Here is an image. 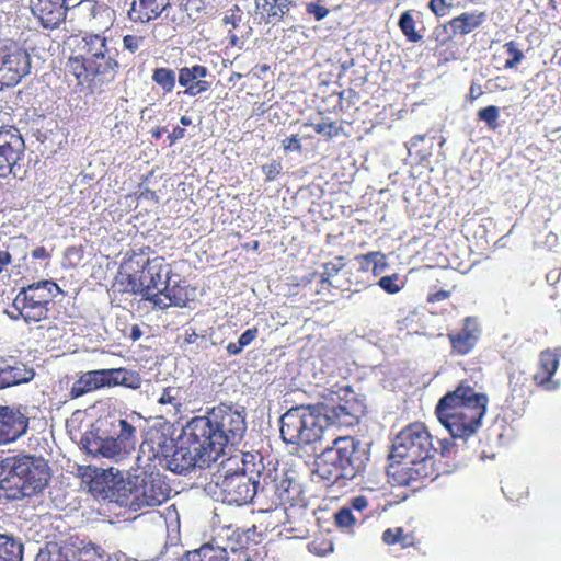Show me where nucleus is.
<instances>
[{
	"instance_id": "obj_57",
	"label": "nucleus",
	"mask_w": 561,
	"mask_h": 561,
	"mask_svg": "<svg viewBox=\"0 0 561 561\" xmlns=\"http://www.w3.org/2000/svg\"><path fill=\"white\" fill-rule=\"evenodd\" d=\"M387 267L386 256L385 254L378 252V257L374 259L371 265V272L375 276L381 274Z\"/></svg>"
},
{
	"instance_id": "obj_11",
	"label": "nucleus",
	"mask_w": 561,
	"mask_h": 561,
	"mask_svg": "<svg viewBox=\"0 0 561 561\" xmlns=\"http://www.w3.org/2000/svg\"><path fill=\"white\" fill-rule=\"evenodd\" d=\"M213 493L222 503L238 506L250 503L256 494L257 482L244 469L215 474Z\"/></svg>"
},
{
	"instance_id": "obj_37",
	"label": "nucleus",
	"mask_w": 561,
	"mask_h": 561,
	"mask_svg": "<svg viewBox=\"0 0 561 561\" xmlns=\"http://www.w3.org/2000/svg\"><path fill=\"white\" fill-rule=\"evenodd\" d=\"M151 79L159 88H161L163 94L173 92L176 84L175 71L167 67H158L153 69Z\"/></svg>"
},
{
	"instance_id": "obj_23",
	"label": "nucleus",
	"mask_w": 561,
	"mask_h": 561,
	"mask_svg": "<svg viewBox=\"0 0 561 561\" xmlns=\"http://www.w3.org/2000/svg\"><path fill=\"white\" fill-rule=\"evenodd\" d=\"M344 267V257L343 256H336L333 261L327 262L323 265V272L321 274V280H320V289L319 293L322 290H330V288H340L341 290H358L357 286L365 285L364 279H359L356 277L355 279L347 277V286H344V284L340 283L339 280L333 282V278L336 277Z\"/></svg>"
},
{
	"instance_id": "obj_8",
	"label": "nucleus",
	"mask_w": 561,
	"mask_h": 561,
	"mask_svg": "<svg viewBox=\"0 0 561 561\" xmlns=\"http://www.w3.org/2000/svg\"><path fill=\"white\" fill-rule=\"evenodd\" d=\"M61 293L60 287L54 280L43 279L22 287L16 294L12 308L27 324L47 320L55 297Z\"/></svg>"
},
{
	"instance_id": "obj_29",
	"label": "nucleus",
	"mask_w": 561,
	"mask_h": 561,
	"mask_svg": "<svg viewBox=\"0 0 561 561\" xmlns=\"http://www.w3.org/2000/svg\"><path fill=\"white\" fill-rule=\"evenodd\" d=\"M484 21V12H463L453 18L448 24L454 34L466 35L478 28Z\"/></svg>"
},
{
	"instance_id": "obj_10",
	"label": "nucleus",
	"mask_w": 561,
	"mask_h": 561,
	"mask_svg": "<svg viewBox=\"0 0 561 561\" xmlns=\"http://www.w3.org/2000/svg\"><path fill=\"white\" fill-rule=\"evenodd\" d=\"M217 460L218 458L213 450H209L206 443L190 433L187 424L183 430L181 444L175 447L172 455L167 459V467L172 472L183 473L196 466L203 467Z\"/></svg>"
},
{
	"instance_id": "obj_63",
	"label": "nucleus",
	"mask_w": 561,
	"mask_h": 561,
	"mask_svg": "<svg viewBox=\"0 0 561 561\" xmlns=\"http://www.w3.org/2000/svg\"><path fill=\"white\" fill-rule=\"evenodd\" d=\"M32 257L35 260H45L49 257V253L45 247H37L33 250Z\"/></svg>"
},
{
	"instance_id": "obj_48",
	"label": "nucleus",
	"mask_w": 561,
	"mask_h": 561,
	"mask_svg": "<svg viewBox=\"0 0 561 561\" xmlns=\"http://www.w3.org/2000/svg\"><path fill=\"white\" fill-rule=\"evenodd\" d=\"M428 39L435 43V48L437 49L442 46H445L448 42H450L451 36L448 34L446 25H439L433 30Z\"/></svg>"
},
{
	"instance_id": "obj_55",
	"label": "nucleus",
	"mask_w": 561,
	"mask_h": 561,
	"mask_svg": "<svg viewBox=\"0 0 561 561\" xmlns=\"http://www.w3.org/2000/svg\"><path fill=\"white\" fill-rule=\"evenodd\" d=\"M259 334V329L256 327L250 328L245 330L240 336L238 342L243 346V348L250 345Z\"/></svg>"
},
{
	"instance_id": "obj_21",
	"label": "nucleus",
	"mask_w": 561,
	"mask_h": 561,
	"mask_svg": "<svg viewBox=\"0 0 561 561\" xmlns=\"http://www.w3.org/2000/svg\"><path fill=\"white\" fill-rule=\"evenodd\" d=\"M207 67L194 65L192 67H182L179 69V84L183 87L184 94L196 96L210 89V82L204 80L208 76Z\"/></svg>"
},
{
	"instance_id": "obj_59",
	"label": "nucleus",
	"mask_w": 561,
	"mask_h": 561,
	"mask_svg": "<svg viewBox=\"0 0 561 561\" xmlns=\"http://www.w3.org/2000/svg\"><path fill=\"white\" fill-rule=\"evenodd\" d=\"M368 506V501L365 496L359 495L351 501V510L354 508L358 512L364 511Z\"/></svg>"
},
{
	"instance_id": "obj_12",
	"label": "nucleus",
	"mask_w": 561,
	"mask_h": 561,
	"mask_svg": "<svg viewBox=\"0 0 561 561\" xmlns=\"http://www.w3.org/2000/svg\"><path fill=\"white\" fill-rule=\"evenodd\" d=\"M119 433L116 437H98L91 451L116 462L124 460L136 445V428L126 420H118Z\"/></svg>"
},
{
	"instance_id": "obj_14",
	"label": "nucleus",
	"mask_w": 561,
	"mask_h": 561,
	"mask_svg": "<svg viewBox=\"0 0 561 561\" xmlns=\"http://www.w3.org/2000/svg\"><path fill=\"white\" fill-rule=\"evenodd\" d=\"M30 419L25 408L0 405V446L15 442L26 434Z\"/></svg>"
},
{
	"instance_id": "obj_20",
	"label": "nucleus",
	"mask_w": 561,
	"mask_h": 561,
	"mask_svg": "<svg viewBox=\"0 0 561 561\" xmlns=\"http://www.w3.org/2000/svg\"><path fill=\"white\" fill-rule=\"evenodd\" d=\"M171 493V488L160 478L150 477L144 481L141 491L130 502L131 506L141 508L144 506H158L165 502Z\"/></svg>"
},
{
	"instance_id": "obj_3",
	"label": "nucleus",
	"mask_w": 561,
	"mask_h": 561,
	"mask_svg": "<svg viewBox=\"0 0 561 561\" xmlns=\"http://www.w3.org/2000/svg\"><path fill=\"white\" fill-rule=\"evenodd\" d=\"M119 69L107 37L99 33H88L77 39L66 62V72L73 76L79 85L91 90L113 82Z\"/></svg>"
},
{
	"instance_id": "obj_43",
	"label": "nucleus",
	"mask_w": 561,
	"mask_h": 561,
	"mask_svg": "<svg viewBox=\"0 0 561 561\" xmlns=\"http://www.w3.org/2000/svg\"><path fill=\"white\" fill-rule=\"evenodd\" d=\"M478 119L486 124L491 130L499 128L500 108L495 105H489L478 111Z\"/></svg>"
},
{
	"instance_id": "obj_52",
	"label": "nucleus",
	"mask_w": 561,
	"mask_h": 561,
	"mask_svg": "<svg viewBox=\"0 0 561 561\" xmlns=\"http://www.w3.org/2000/svg\"><path fill=\"white\" fill-rule=\"evenodd\" d=\"M451 7V3H448L447 0H430L428 2V9L437 18L445 16Z\"/></svg>"
},
{
	"instance_id": "obj_33",
	"label": "nucleus",
	"mask_w": 561,
	"mask_h": 561,
	"mask_svg": "<svg viewBox=\"0 0 561 561\" xmlns=\"http://www.w3.org/2000/svg\"><path fill=\"white\" fill-rule=\"evenodd\" d=\"M111 388L124 386L130 389H137L141 385L139 374L127 368H110Z\"/></svg>"
},
{
	"instance_id": "obj_46",
	"label": "nucleus",
	"mask_w": 561,
	"mask_h": 561,
	"mask_svg": "<svg viewBox=\"0 0 561 561\" xmlns=\"http://www.w3.org/2000/svg\"><path fill=\"white\" fill-rule=\"evenodd\" d=\"M308 549L316 556H325L333 551V543L324 538H314L308 545Z\"/></svg>"
},
{
	"instance_id": "obj_62",
	"label": "nucleus",
	"mask_w": 561,
	"mask_h": 561,
	"mask_svg": "<svg viewBox=\"0 0 561 561\" xmlns=\"http://www.w3.org/2000/svg\"><path fill=\"white\" fill-rule=\"evenodd\" d=\"M12 263V256L8 251H0V274Z\"/></svg>"
},
{
	"instance_id": "obj_6",
	"label": "nucleus",
	"mask_w": 561,
	"mask_h": 561,
	"mask_svg": "<svg viewBox=\"0 0 561 561\" xmlns=\"http://www.w3.org/2000/svg\"><path fill=\"white\" fill-rule=\"evenodd\" d=\"M0 499L21 500L41 493L50 480L45 459L31 455L8 457L2 461Z\"/></svg>"
},
{
	"instance_id": "obj_17",
	"label": "nucleus",
	"mask_w": 561,
	"mask_h": 561,
	"mask_svg": "<svg viewBox=\"0 0 561 561\" xmlns=\"http://www.w3.org/2000/svg\"><path fill=\"white\" fill-rule=\"evenodd\" d=\"M28 7L43 28L56 30L67 19V0H28Z\"/></svg>"
},
{
	"instance_id": "obj_1",
	"label": "nucleus",
	"mask_w": 561,
	"mask_h": 561,
	"mask_svg": "<svg viewBox=\"0 0 561 561\" xmlns=\"http://www.w3.org/2000/svg\"><path fill=\"white\" fill-rule=\"evenodd\" d=\"M433 440L422 422L411 423L397 434L391 449L394 462L390 466L389 474L398 485L410 486L415 482L433 481L440 474L435 455L451 457L456 453V444L450 438H444L438 439L439 446L435 447Z\"/></svg>"
},
{
	"instance_id": "obj_25",
	"label": "nucleus",
	"mask_w": 561,
	"mask_h": 561,
	"mask_svg": "<svg viewBox=\"0 0 561 561\" xmlns=\"http://www.w3.org/2000/svg\"><path fill=\"white\" fill-rule=\"evenodd\" d=\"M328 419L333 420L340 426H353L357 424L364 414V405L355 397L344 400L332 407Z\"/></svg>"
},
{
	"instance_id": "obj_51",
	"label": "nucleus",
	"mask_w": 561,
	"mask_h": 561,
	"mask_svg": "<svg viewBox=\"0 0 561 561\" xmlns=\"http://www.w3.org/2000/svg\"><path fill=\"white\" fill-rule=\"evenodd\" d=\"M398 274L383 276L379 279L378 285L388 294H397L401 289V286L398 284Z\"/></svg>"
},
{
	"instance_id": "obj_56",
	"label": "nucleus",
	"mask_w": 561,
	"mask_h": 561,
	"mask_svg": "<svg viewBox=\"0 0 561 561\" xmlns=\"http://www.w3.org/2000/svg\"><path fill=\"white\" fill-rule=\"evenodd\" d=\"M282 145L286 151H301V144L297 135L285 138Z\"/></svg>"
},
{
	"instance_id": "obj_15",
	"label": "nucleus",
	"mask_w": 561,
	"mask_h": 561,
	"mask_svg": "<svg viewBox=\"0 0 561 561\" xmlns=\"http://www.w3.org/2000/svg\"><path fill=\"white\" fill-rule=\"evenodd\" d=\"M24 140L13 126L0 129V176H8L24 152Z\"/></svg>"
},
{
	"instance_id": "obj_35",
	"label": "nucleus",
	"mask_w": 561,
	"mask_h": 561,
	"mask_svg": "<svg viewBox=\"0 0 561 561\" xmlns=\"http://www.w3.org/2000/svg\"><path fill=\"white\" fill-rule=\"evenodd\" d=\"M23 546L8 535L0 534V561H22Z\"/></svg>"
},
{
	"instance_id": "obj_28",
	"label": "nucleus",
	"mask_w": 561,
	"mask_h": 561,
	"mask_svg": "<svg viewBox=\"0 0 561 561\" xmlns=\"http://www.w3.org/2000/svg\"><path fill=\"white\" fill-rule=\"evenodd\" d=\"M76 551L71 543L47 542L37 553L35 561H75Z\"/></svg>"
},
{
	"instance_id": "obj_26",
	"label": "nucleus",
	"mask_w": 561,
	"mask_h": 561,
	"mask_svg": "<svg viewBox=\"0 0 561 561\" xmlns=\"http://www.w3.org/2000/svg\"><path fill=\"white\" fill-rule=\"evenodd\" d=\"M168 7L156 0H134L127 12L134 23H149L158 19Z\"/></svg>"
},
{
	"instance_id": "obj_34",
	"label": "nucleus",
	"mask_w": 561,
	"mask_h": 561,
	"mask_svg": "<svg viewBox=\"0 0 561 561\" xmlns=\"http://www.w3.org/2000/svg\"><path fill=\"white\" fill-rule=\"evenodd\" d=\"M344 122L336 123L331 121L330 118H323L321 122L312 123L307 122L304 123L305 127H312L313 130L318 135L324 136L327 139H332L339 136H347V134L344 130Z\"/></svg>"
},
{
	"instance_id": "obj_30",
	"label": "nucleus",
	"mask_w": 561,
	"mask_h": 561,
	"mask_svg": "<svg viewBox=\"0 0 561 561\" xmlns=\"http://www.w3.org/2000/svg\"><path fill=\"white\" fill-rule=\"evenodd\" d=\"M227 558L226 549L207 543L186 552L180 561H227Z\"/></svg>"
},
{
	"instance_id": "obj_19",
	"label": "nucleus",
	"mask_w": 561,
	"mask_h": 561,
	"mask_svg": "<svg viewBox=\"0 0 561 561\" xmlns=\"http://www.w3.org/2000/svg\"><path fill=\"white\" fill-rule=\"evenodd\" d=\"M35 371L26 363L8 357L0 359V387L1 389L14 387L31 381Z\"/></svg>"
},
{
	"instance_id": "obj_18",
	"label": "nucleus",
	"mask_w": 561,
	"mask_h": 561,
	"mask_svg": "<svg viewBox=\"0 0 561 561\" xmlns=\"http://www.w3.org/2000/svg\"><path fill=\"white\" fill-rule=\"evenodd\" d=\"M30 68L27 51L16 43L0 64V76L7 85H15L30 72Z\"/></svg>"
},
{
	"instance_id": "obj_32",
	"label": "nucleus",
	"mask_w": 561,
	"mask_h": 561,
	"mask_svg": "<svg viewBox=\"0 0 561 561\" xmlns=\"http://www.w3.org/2000/svg\"><path fill=\"white\" fill-rule=\"evenodd\" d=\"M382 541L388 546L399 543L403 549L417 547L420 543L414 533H407L403 527L387 528L382 533Z\"/></svg>"
},
{
	"instance_id": "obj_9",
	"label": "nucleus",
	"mask_w": 561,
	"mask_h": 561,
	"mask_svg": "<svg viewBox=\"0 0 561 561\" xmlns=\"http://www.w3.org/2000/svg\"><path fill=\"white\" fill-rule=\"evenodd\" d=\"M324 419L311 405L289 409L280 417V436L287 444L309 445L322 438Z\"/></svg>"
},
{
	"instance_id": "obj_54",
	"label": "nucleus",
	"mask_w": 561,
	"mask_h": 561,
	"mask_svg": "<svg viewBox=\"0 0 561 561\" xmlns=\"http://www.w3.org/2000/svg\"><path fill=\"white\" fill-rule=\"evenodd\" d=\"M18 42L13 38L7 37L0 33V64L7 57V55L11 51L14 45Z\"/></svg>"
},
{
	"instance_id": "obj_45",
	"label": "nucleus",
	"mask_w": 561,
	"mask_h": 561,
	"mask_svg": "<svg viewBox=\"0 0 561 561\" xmlns=\"http://www.w3.org/2000/svg\"><path fill=\"white\" fill-rule=\"evenodd\" d=\"M146 43V36L139 34H126L123 36V48L135 54Z\"/></svg>"
},
{
	"instance_id": "obj_5",
	"label": "nucleus",
	"mask_w": 561,
	"mask_h": 561,
	"mask_svg": "<svg viewBox=\"0 0 561 561\" xmlns=\"http://www.w3.org/2000/svg\"><path fill=\"white\" fill-rule=\"evenodd\" d=\"M188 431L203 439L219 458L228 445H237L247 431L245 413L231 405L214 407L207 416H196L188 422Z\"/></svg>"
},
{
	"instance_id": "obj_22",
	"label": "nucleus",
	"mask_w": 561,
	"mask_h": 561,
	"mask_svg": "<svg viewBox=\"0 0 561 561\" xmlns=\"http://www.w3.org/2000/svg\"><path fill=\"white\" fill-rule=\"evenodd\" d=\"M285 529L294 537L305 538L311 523L307 501L284 507Z\"/></svg>"
},
{
	"instance_id": "obj_27",
	"label": "nucleus",
	"mask_w": 561,
	"mask_h": 561,
	"mask_svg": "<svg viewBox=\"0 0 561 561\" xmlns=\"http://www.w3.org/2000/svg\"><path fill=\"white\" fill-rule=\"evenodd\" d=\"M274 494L277 503L283 507L306 501L300 483L289 477H283L276 481Z\"/></svg>"
},
{
	"instance_id": "obj_44",
	"label": "nucleus",
	"mask_w": 561,
	"mask_h": 561,
	"mask_svg": "<svg viewBox=\"0 0 561 561\" xmlns=\"http://www.w3.org/2000/svg\"><path fill=\"white\" fill-rule=\"evenodd\" d=\"M179 391L175 388L167 387L163 389L161 396L158 399V403L162 405L170 404L173 410V414L180 412L181 402L178 398Z\"/></svg>"
},
{
	"instance_id": "obj_58",
	"label": "nucleus",
	"mask_w": 561,
	"mask_h": 561,
	"mask_svg": "<svg viewBox=\"0 0 561 561\" xmlns=\"http://www.w3.org/2000/svg\"><path fill=\"white\" fill-rule=\"evenodd\" d=\"M449 297H450V291L449 290L440 289V290H437L435 293L428 294L427 301L431 302V304H434V302H438V301H443L445 299H448Z\"/></svg>"
},
{
	"instance_id": "obj_42",
	"label": "nucleus",
	"mask_w": 561,
	"mask_h": 561,
	"mask_svg": "<svg viewBox=\"0 0 561 561\" xmlns=\"http://www.w3.org/2000/svg\"><path fill=\"white\" fill-rule=\"evenodd\" d=\"M502 48L507 56L503 65L505 69H514L524 59V54L515 41L505 43Z\"/></svg>"
},
{
	"instance_id": "obj_13",
	"label": "nucleus",
	"mask_w": 561,
	"mask_h": 561,
	"mask_svg": "<svg viewBox=\"0 0 561 561\" xmlns=\"http://www.w3.org/2000/svg\"><path fill=\"white\" fill-rule=\"evenodd\" d=\"M482 336V327L477 317L468 316L462 320L460 330L447 333L450 353L466 356L473 352Z\"/></svg>"
},
{
	"instance_id": "obj_24",
	"label": "nucleus",
	"mask_w": 561,
	"mask_h": 561,
	"mask_svg": "<svg viewBox=\"0 0 561 561\" xmlns=\"http://www.w3.org/2000/svg\"><path fill=\"white\" fill-rule=\"evenodd\" d=\"M82 480L87 484L89 492L100 499H111L114 495L112 482L105 470L87 467L82 473Z\"/></svg>"
},
{
	"instance_id": "obj_61",
	"label": "nucleus",
	"mask_w": 561,
	"mask_h": 561,
	"mask_svg": "<svg viewBox=\"0 0 561 561\" xmlns=\"http://www.w3.org/2000/svg\"><path fill=\"white\" fill-rule=\"evenodd\" d=\"M185 137V129L182 128V127H174L173 130L171 131V134L168 136L169 140H170V145H173L175 144L178 140L182 139Z\"/></svg>"
},
{
	"instance_id": "obj_41",
	"label": "nucleus",
	"mask_w": 561,
	"mask_h": 561,
	"mask_svg": "<svg viewBox=\"0 0 561 561\" xmlns=\"http://www.w3.org/2000/svg\"><path fill=\"white\" fill-rule=\"evenodd\" d=\"M95 387L93 386L92 378L89 371L82 374L72 385L70 389V397L72 399L82 397L83 394L95 391Z\"/></svg>"
},
{
	"instance_id": "obj_31",
	"label": "nucleus",
	"mask_w": 561,
	"mask_h": 561,
	"mask_svg": "<svg viewBox=\"0 0 561 561\" xmlns=\"http://www.w3.org/2000/svg\"><path fill=\"white\" fill-rule=\"evenodd\" d=\"M528 378L523 371H514L510 375V396L506 401L511 404H524L526 402L528 387Z\"/></svg>"
},
{
	"instance_id": "obj_36",
	"label": "nucleus",
	"mask_w": 561,
	"mask_h": 561,
	"mask_svg": "<svg viewBox=\"0 0 561 561\" xmlns=\"http://www.w3.org/2000/svg\"><path fill=\"white\" fill-rule=\"evenodd\" d=\"M398 26L408 42L419 43L422 41L423 35L416 30V21L411 10L401 13Z\"/></svg>"
},
{
	"instance_id": "obj_4",
	"label": "nucleus",
	"mask_w": 561,
	"mask_h": 561,
	"mask_svg": "<svg viewBox=\"0 0 561 561\" xmlns=\"http://www.w3.org/2000/svg\"><path fill=\"white\" fill-rule=\"evenodd\" d=\"M486 404L488 397L477 392L465 381L439 399L435 413L450 433V439H466L480 427Z\"/></svg>"
},
{
	"instance_id": "obj_47",
	"label": "nucleus",
	"mask_w": 561,
	"mask_h": 561,
	"mask_svg": "<svg viewBox=\"0 0 561 561\" xmlns=\"http://www.w3.org/2000/svg\"><path fill=\"white\" fill-rule=\"evenodd\" d=\"M89 374L96 390L105 387L111 388L110 368L89 370Z\"/></svg>"
},
{
	"instance_id": "obj_53",
	"label": "nucleus",
	"mask_w": 561,
	"mask_h": 561,
	"mask_svg": "<svg viewBox=\"0 0 561 561\" xmlns=\"http://www.w3.org/2000/svg\"><path fill=\"white\" fill-rule=\"evenodd\" d=\"M262 171L267 182L274 181L282 172V163L273 160L271 163L264 164Z\"/></svg>"
},
{
	"instance_id": "obj_16",
	"label": "nucleus",
	"mask_w": 561,
	"mask_h": 561,
	"mask_svg": "<svg viewBox=\"0 0 561 561\" xmlns=\"http://www.w3.org/2000/svg\"><path fill=\"white\" fill-rule=\"evenodd\" d=\"M561 358V347L546 348L539 353L537 370L533 375V382L545 391H556L560 382L553 379Z\"/></svg>"
},
{
	"instance_id": "obj_64",
	"label": "nucleus",
	"mask_w": 561,
	"mask_h": 561,
	"mask_svg": "<svg viewBox=\"0 0 561 561\" xmlns=\"http://www.w3.org/2000/svg\"><path fill=\"white\" fill-rule=\"evenodd\" d=\"M137 199H154L158 201V196L154 191H151L150 188H145L140 191L138 194H135Z\"/></svg>"
},
{
	"instance_id": "obj_39",
	"label": "nucleus",
	"mask_w": 561,
	"mask_h": 561,
	"mask_svg": "<svg viewBox=\"0 0 561 561\" xmlns=\"http://www.w3.org/2000/svg\"><path fill=\"white\" fill-rule=\"evenodd\" d=\"M376 257H378V252L357 255L355 260L358 262V266L350 267L345 274L350 275V278L352 279H355L356 277L362 279L359 274H367L371 271L373 261Z\"/></svg>"
},
{
	"instance_id": "obj_49",
	"label": "nucleus",
	"mask_w": 561,
	"mask_h": 561,
	"mask_svg": "<svg viewBox=\"0 0 561 561\" xmlns=\"http://www.w3.org/2000/svg\"><path fill=\"white\" fill-rule=\"evenodd\" d=\"M334 518L336 525L341 528H350L356 523V519L350 507H343L337 511Z\"/></svg>"
},
{
	"instance_id": "obj_60",
	"label": "nucleus",
	"mask_w": 561,
	"mask_h": 561,
	"mask_svg": "<svg viewBox=\"0 0 561 561\" xmlns=\"http://www.w3.org/2000/svg\"><path fill=\"white\" fill-rule=\"evenodd\" d=\"M483 94L482 87L476 82H472L467 96L468 101L473 102Z\"/></svg>"
},
{
	"instance_id": "obj_38",
	"label": "nucleus",
	"mask_w": 561,
	"mask_h": 561,
	"mask_svg": "<svg viewBox=\"0 0 561 561\" xmlns=\"http://www.w3.org/2000/svg\"><path fill=\"white\" fill-rule=\"evenodd\" d=\"M76 556L79 561H105L107 553L99 545L93 542H81V546L75 547Z\"/></svg>"
},
{
	"instance_id": "obj_40",
	"label": "nucleus",
	"mask_w": 561,
	"mask_h": 561,
	"mask_svg": "<svg viewBox=\"0 0 561 561\" xmlns=\"http://www.w3.org/2000/svg\"><path fill=\"white\" fill-rule=\"evenodd\" d=\"M290 4L289 0H265L263 8L268 19L280 21L289 11Z\"/></svg>"
},
{
	"instance_id": "obj_50",
	"label": "nucleus",
	"mask_w": 561,
	"mask_h": 561,
	"mask_svg": "<svg viewBox=\"0 0 561 561\" xmlns=\"http://www.w3.org/2000/svg\"><path fill=\"white\" fill-rule=\"evenodd\" d=\"M329 12L330 10L324 7L320 0L306 4V13L308 15H312L316 21L323 20L329 14Z\"/></svg>"
},
{
	"instance_id": "obj_2",
	"label": "nucleus",
	"mask_w": 561,
	"mask_h": 561,
	"mask_svg": "<svg viewBox=\"0 0 561 561\" xmlns=\"http://www.w3.org/2000/svg\"><path fill=\"white\" fill-rule=\"evenodd\" d=\"M151 252V248L145 245L125 253L117 276L119 290L142 295L154 304L159 302V295H163L169 300L168 305H176L178 301L172 296L173 289L169 287L171 265L162 256L150 259Z\"/></svg>"
},
{
	"instance_id": "obj_7",
	"label": "nucleus",
	"mask_w": 561,
	"mask_h": 561,
	"mask_svg": "<svg viewBox=\"0 0 561 561\" xmlns=\"http://www.w3.org/2000/svg\"><path fill=\"white\" fill-rule=\"evenodd\" d=\"M369 457L360 442L353 436L336 437L317 459L319 474L334 483L353 480L363 473Z\"/></svg>"
}]
</instances>
